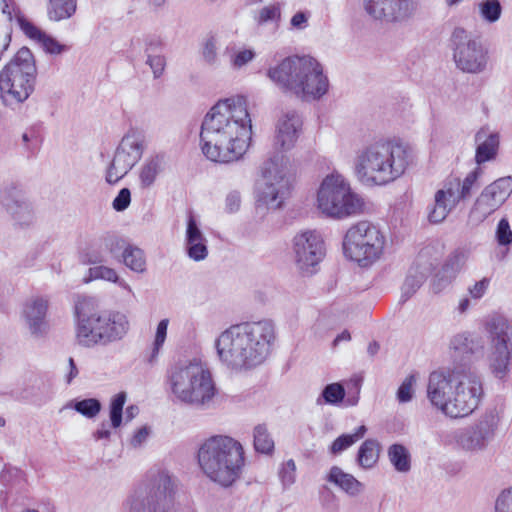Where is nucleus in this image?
<instances>
[{"mask_svg":"<svg viewBox=\"0 0 512 512\" xmlns=\"http://www.w3.org/2000/svg\"><path fill=\"white\" fill-rule=\"evenodd\" d=\"M251 139L252 121L242 96L218 101L201 125V150L212 162L228 164L240 160Z\"/></svg>","mask_w":512,"mask_h":512,"instance_id":"1","label":"nucleus"},{"mask_svg":"<svg viewBox=\"0 0 512 512\" xmlns=\"http://www.w3.org/2000/svg\"><path fill=\"white\" fill-rule=\"evenodd\" d=\"M275 337L271 320L243 322L224 330L215 346L221 363L231 371L241 372L266 360Z\"/></svg>","mask_w":512,"mask_h":512,"instance_id":"2","label":"nucleus"},{"mask_svg":"<svg viewBox=\"0 0 512 512\" xmlns=\"http://www.w3.org/2000/svg\"><path fill=\"white\" fill-rule=\"evenodd\" d=\"M426 392L431 405L451 418L470 415L484 395L481 378L463 367L430 373Z\"/></svg>","mask_w":512,"mask_h":512,"instance_id":"3","label":"nucleus"},{"mask_svg":"<svg viewBox=\"0 0 512 512\" xmlns=\"http://www.w3.org/2000/svg\"><path fill=\"white\" fill-rule=\"evenodd\" d=\"M412 163L409 146L396 139H379L363 147L355 173L362 183L383 186L399 179Z\"/></svg>","mask_w":512,"mask_h":512,"instance_id":"4","label":"nucleus"},{"mask_svg":"<svg viewBox=\"0 0 512 512\" xmlns=\"http://www.w3.org/2000/svg\"><path fill=\"white\" fill-rule=\"evenodd\" d=\"M268 77L281 89L302 101L322 99L330 88L323 66L311 56H292L268 70Z\"/></svg>","mask_w":512,"mask_h":512,"instance_id":"5","label":"nucleus"},{"mask_svg":"<svg viewBox=\"0 0 512 512\" xmlns=\"http://www.w3.org/2000/svg\"><path fill=\"white\" fill-rule=\"evenodd\" d=\"M92 297L80 296L75 302L76 340L86 348L107 346L122 340L129 331V320L120 311H94Z\"/></svg>","mask_w":512,"mask_h":512,"instance_id":"6","label":"nucleus"},{"mask_svg":"<svg viewBox=\"0 0 512 512\" xmlns=\"http://www.w3.org/2000/svg\"><path fill=\"white\" fill-rule=\"evenodd\" d=\"M242 444L226 435H214L199 446L197 460L203 474L215 484L228 488L240 479L245 456Z\"/></svg>","mask_w":512,"mask_h":512,"instance_id":"7","label":"nucleus"},{"mask_svg":"<svg viewBox=\"0 0 512 512\" xmlns=\"http://www.w3.org/2000/svg\"><path fill=\"white\" fill-rule=\"evenodd\" d=\"M167 385L175 401L198 410L212 408L218 394L210 371L197 362L171 367Z\"/></svg>","mask_w":512,"mask_h":512,"instance_id":"8","label":"nucleus"},{"mask_svg":"<svg viewBox=\"0 0 512 512\" xmlns=\"http://www.w3.org/2000/svg\"><path fill=\"white\" fill-rule=\"evenodd\" d=\"M36 61L27 47L20 48L0 71V95L5 102L23 103L34 91Z\"/></svg>","mask_w":512,"mask_h":512,"instance_id":"9","label":"nucleus"},{"mask_svg":"<svg viewBox=\"0 0 512 512\" xmlns=\"http://www.w3.org/2000/svg\"><path fill=\"white\" fill-rule=\"evenodd\" d=\"M294 174L289 159L276 154L266 160L261 168V179L256 189L258 206L267 209H279L290 195Z\"/></svg>","mask_w":512,"mask_h":512,"instance_id":"10","label":"nucleus"},{"mask_svg":"<svg viewBox=\"0 0 512 512\" xmlns=\"http://www.w3.org/2000/svg\"><path fill=\"white\" fill-rule=\"evenodd\" d=\"M386 237L380 227L367 220L352 224L343 238V253L346 258L361 267H369L384 253Z\"/></svg>","mask_w":512,"mask_h":512,"instance_id":"11","label":"nucleus"},{"mask_svg":"<svg viewBox=\"0 0 512 512\" xmlns=\"http://www.w3.org/2000/svg\"><path fill=\"white\" fill-rule=\"evenodd\" d=\"M363 201L340 174L327 175L317 192V208L325 216L344 219L363 210Z\"/></svg>","mask_w":512,"mask_h":512,"instance_id":"12","label":"nucleus"},{"mask_svg":"<svg viewBox=\"0 0 512 512\" xmlns=\"http://www.w3.org/2000/svg\"><path fill=\"white\" fill-rule=\"evenodd\" d=\"M175 480L166 471L152 474L123 504L124 512H170L175 495Z\"/></svg>","mask_w":512,"mask_h":512,"instance_id":"13","label":"nucleus"},{"mask_svg":"<svg viewBox=\"0 0 512 512\" xmlns=\"http://www.w3.org/2000/svg\"><path fill=\"white\" fill-rule=\"evenodd\" d=\"M487 334L486 360L491 374L500 380L510 373L512 361V323L501 314L489 315L483 322Z\"/></svg>","mask_w":512,"mask_h":512,"instance_id":"14","label":"nucleus"},{"mask_svg":"<svg viewBox=\"0 0 512 512\" xmlns=\"http://www.w3.org/2000/svg\"><path fill=\"white\" fill-rule=\"evenodd\" d=\"M479 175L480 170L475 169L463 181L459 178L447 180L434 194L433 203L428 207V221L433 224L443 222L461 200L470 197Z\"/></svg>","mask_w":512,"mask_h":512,"instance_id":"15","label":"nucleus"},{"mask_svg":"<svg viewBox=\"0 0 512 512\" xmlns=\"http://www.w3.org/2000/svg\"><path fill=\"white\" fill-rule=\"evenodd\" d=\"M453 59L456 67L463 73L480 74L486 70L488 51L481 41L472 37L462 28L452 33Z\"/></svg>","mask_w":512,"mask_h":512,"instance_id":"16","label":"nucleus"},{"mask_svg":"<svg viewBox=\"0 0 512 512\" xmlns=\"http://www.w3.org/2000/svg\"><path fill=\"white\" fill-rule=\"evenodd\" d=\"M143 150V136L136 131L128 132L121 139L106 171V182L115 184L122 179L141 159Z\"/></svg>","mask_w":512,"mask_h":512,"instance_id":"17","label":"nucleus"},{"mask_svg":"<svg viewBox=\"0 0 512 512\" xmlns=\"http://www.w3.org/2000/svg\"><path fill=\"white\" fill-rule=\"evenodd\" d=\"M365 13L374 21L401 25L412 20L418 10V0H362Z\"/></svg>","mask_w":512,"mask_h":512,"instance_id":"18","label":"nucleus"},{"mask_svg":"<svg viewBox=\"0 0 512 512\" xmlns=\"http://www.w3.org/2000/svg\"><path fill=\"white\" fill-rule=\"evenodd\" d=\"M292 251L297 268L311 275L325 257V242L320 232L304 230L294 236Z\"/></svg>","mask_w":512,"mask_h":512,"instance_id":"19","label":"nucleus"},{"mask_svg":"<svg viewBox=\"0 0 512 512\" xmlns=\"http://www.w3.org/2000/svg\"><path fill=\"white\" fill-rule=\"evenodd\" d=\"M511 193L512 177L510 176L499 178L486 186L470 211V221L476 224L483 222L502 206Z\"/></svg>","mask_w":512,"mask_h":512,"instance_id":"20","label":"nucleus"},{"mask_svg":"<svg viewBox=\"0 0 512 512\" xmlns=\"http://www.w3.org/2000/svg\"><path fill=\"white\" fill-rule=\"evenodd\" d=\"M499 423L493 411L485 413L460 439V444L467 451H483L494 438Z\"/></svg>","mask_w":512,"mask_h":512,"instance_id":"21","label":"nucleus"},{"mask_svg":"<svg viewBox=\"0 0 512 512\" xmlns=\"http://www.w3.org/2000/svg\"><path fill=\"white\" fill-rule=\"evenodd\" d=\"M49 308V298L42 295H34L23 304L21 317L31 336L43 337L49 330L46 319Z\"/></svg>","mask_w":512,"mask_h":512,"instance_id":"22","label":"nucleus"},{"mask_svg":"<svg viewBox=\"0 0 512 512\" xmlns=\"http://www.w3.org/2000/svg\"><path fill=\"white\" fill-rule=\"evenodd\" d=\"M302 119L295 111H289L279 117L273 140L276 151L284 153L293 149L302 131Z\"/></svg>","mask_w":512,"mask_h":512,"instance_id":"23","label":"nucleus"},{"mask_svg":"<svg viewBox=\"0 0 512 512\" xmlns=\"http://www.w3.org/2000/svg\"><path fill=\"white\" fill-rule=\"evenodd\" d=\"M448 351L455 359L484 356L485 339L475 331H459L449 338Z\"/></svg>","mask_w":512,"mask_h":512,"instance_id":"24","label":"nucleus"},{"mask_svg":"<svg viewBox=\"0 0 512 512\" xmlns=\"http://www.w3.org/2000/svg\"><path fill=\"white\" fill-rule=\"evenodd\" d=\"M2 204L16 225L26 227L34 222V209L21 191L15 188L6 191Z\"/></svg>","mask_w":512,"mask_h":512,"instance_id":"25","label":"nucleus"},{"mask_svg":"<svg viewBox=\"0 0 512 512\" xmlns=\"http://www.w3.org/2000/svg\"><path fill=\"white\" fill-rule=\"evenodd\" d=\"M18 25L22 32L32 41L41 45L43 50L51 55H60L68 50V47L61 44L52 36L46 34L39 27L34 25L24 16L18 17Z\"/></svg>","mask_w":512,"mask_h":512,"instance_id":"26","label":"nucleus"},{"mask_svg":"<svg viewBox=\"0 0 512 512\" xmlns=\"http://www.w3.org/2000/svg\"><path fill=\"white\" fill-rule=\"evenodd\" d=\"M477 164L493 160L498 152L500 136L499 133L488 126L480 128L475 134Z\"/></svg>","mask_w":512,"mask_h":512,"instance_id":"27","label":"nucleus"},{"mask_svg":"<svg viewBox=\"0 0 512 512\" xmlns=\"http://www.w3.org/2000/svg\"><path fill=\"white\" fill-rule=\"evenodd\" d=\"M185 248L188 257L196 262L202 261L208 256L207 239L192 215L187 220Z\"/></svg>","mask_w":512,"mask_h":512,"instance_id":"28","label":"nucleus"},{"mask_svg":"<svg viewBox=\"0 0 512 512\" xmlns=\"http://www.w3.org/2000/svg\"><path fill=\"white\" fill-rule=\"evenodd\" d=\"M146 64L150 67L154 78H160L166 67V57L163 54V42L160 38L150 37L145 42Z\"/></svg>","mask_w":512,"mask_h":512,"instance_id":"29","label":"nucleus"},{"mask_svg":"<svg viewBox=\"0 0 512 512\" xmlns=\"http://www.w3.org/2000/svg\"><path fill=\"white\" fill-rule=\"evenodd\" d=\"M328 481L337 485L351 496H357L363 491V484L361 482L337 466H333L330 469Z\"/></svg>","mask_w":512,"mask_h":512,"instance_id":"30","label":"nucleus"},{"mask_svg":"<svg viewBox=\"0 0 512 512\" xmlns=\"http://www.w3.org/2000/svg\"><path fill=\"white\" fill-rule=\"evenodd\" d=\"M387 456L397 472L408 473L411 470V454L404 445L392 444L387 449Z\"/></svg>","mask_w":512,"mask_h":512,"instance_id":"31","label":"nucleus"},{"mask_svg":"<svg viewBox=\"0 0 512 512\" xmlns=\"http://www.w3.org/2000/svg\"><path fill=\"white\" fill-rule=\"evenodd\" d=\"M380 453V444L375 439L365 440L359 447L357 462L364 469H370L375 466Z\"/></svg>","mask_w":512,"mask_h":512,"instance_id":"32","label":"nucleus"},{"mask_svg":"<svg viewBox=\"0 0 512 512\" xmlns=\"http://www.w3.org/2000/svg\"><path fill=\"white\" fill-rule=\"evenodd\" d=\"M76 11V0H49L47 13L54 21L70 18Z\"/></svg>","mask_w":512,"mask_h":512,"instance_id":"33","label":"nucleus"},{"mask_svg":"<svg viewBox=\"0 0 512 512\" xmlns=\"http://www.w3.org/2000/svg\"><path fill=\"white\" fill-rule=\"evenodd\" d=\"M367 432V428L365 425H361L353 433L350 434H342L337 437L330 446V452L332 454H339L344 450L351 447L353 444L362 439Z\"/></svg>","mask_w":512,"mask_h":512,"instance_id":"34","label":"nucleus"},{"mask_svg":"<svg viewBox=\"0 0 512 512\" xmlns=\"http://www.w3.org/2000/svg\"><path fill=\"white\" fill-rule=\"evenodd\" d=\"M254 448L262 454H271L274 451V440L266 425L259 424L253 430Z\"/></svg>","mask_w":512,"mask_h":512,"instance_id":"35","label":"nucleus"},{"mask_svg":"<svg viewBox=\"0 0 512 512\" xmlns=\"http://www.w3.org/2000/svg\"><path fill=\"white\" fill-rule=\"evenodd\" d=\"M124 264L134 272L142 273L146 269L144 252L137 247L126 246L122 253Z\"/></svg>","mask_w":512,"mask_h":512,"instance_id":"36","label":"nucleus"},{"mask_svg":"<svg viewBox=\"0 0 512 512\" xmlns=\"http://www.w3.org/2000/svg\"><path fill=\"white\" fill-rule=\"evenodd\" d=\"M67 407L74 409L86 418L92 419L99 414L102 406L98 399L87 398L79 401H71L67 404Z\"/></svg>","mask_w":512,"mask_h":512,"instance_id":"37","label":"nucleus"},{"mask_svg":"<svg viewBox=\"0 0 512 512\" xmlns=\"http://www.w3.org/2000/svg\"><path fill=\"white\" fill-rule=\"evenodd\" d=\"M126 399V392H120L111 398L109 405V417L113 428H118L122 424L123 408L126 403Z\"/></svg>","mask_w":512,"mask_h":512,"instance_id":"38","label":"nucleus"},{"mask_svg":"<svg viewBox=\"0 0 512 512\" xmlns=\"http://www.w3.org/2000/svg\"><path fill=\"white\" fill-rule=\"evenodd\" d=\"M470 255L467 249H457L447 259L443 270L445 273H451V277L455 275L464 267Z\"/></svg>","mask_w":512,"mask_h":512,"instance_id":"39","label":"nucleus"},{"mask_svg":"<svg viewBox=\"0 0 512 512\" xmlns=\"http://www.w3.org/2000/svg\"><path fill=\"white\" fill-rule=\"evenodd\" d=\"M480 17L488 22L494 23L501 17L502 6L499 0H484L478 4Z\"/></svg>","mask_w":512,"mask_h":512,"instance_id":"40","label":"nucleus"},{"mask_svg":"<svg viewBox=\"0 0 512 512\" xmlns=\"http://www.w3.org/2000/svg\"><path fill=\"white\" fill-rule=\"evenodd\" d=\"M168 325H169V319H167V318L162 319L157 325L155 337H154V341H153V345H152V350L148 357V362L151 364L156 361V359L158 358L159 352L165 343V340L167 337Z\"/></svg>","mask_w":512,"mask_h":512,"instance_id":"41","label":"nucleus"},{"mask_svg":"<svg viewBox=\"0 0 512 512\" xmlns=\"http://www.w3.org/2000/svg\"><path fill=\"white\" fill-rule=\"evenodd\" d=\"M161 171V160L159 158H153L141 168L140 171V182L142 187H150L156 180L157 175Z\"/></svg>","mask_w":512,"mask_h":512,"instance_id":"42","label":"nucleus"},{"mask_svg":"<svg viewBox=\"0 0 512 512\" xmlns=\"http://www.w3.org/2000/svg\"><path fill=\"white\" fill-rule=\"evenodd\" d=\"M345 397V389L340 383L328 384L322 391L321 396L317 399V404H321V400L330 405H337L343 401Z\"/></svg>","mask_w":512,"mask_h":512,"instance_id":"43","label":"nucleus"},{"mask_svg":"<svg viewBox=\"0 0 512 512\" xmlns=\"http://www.w3.org/2000/svg\"><path fill=\"white\" fill-rule=\"evenodd\" d=\"M425 279V273L417 269H411L402 286L403 296L406 298L411 297L424 283Z\"/></svg>","mask_w":512,"mask_h":512,"instance_id":"44","label":"nucleus"},{"mask_svg":"<svg viewBox=\"0 0 512 512\" xmlns=\"http://www.w3.org/2000/svg\"><path fill=\"white\" fill-rule=\"evenodd\" d=\"M417 382L415 374H410L402 381L396 392V399L400 404L408 403L412 401L415 390L414 386Z\"/></svg>","mask_w":512,"mask_h":512,"instance_id":"45","label":"nucleus"},{"mask_svg":"<svg viewBox=\"0 0 512 512\" xmlns=\"http://www.w3.org/2000/svg\"><path fill=\"white\" fill-rule=\"evenodd\" d=\"M106 280L110 282H117L118 281V275L116 271L110 267L103 266V265H96L94 267L89 268L88 270V277L85 279L86 282L92 281V280Z\"/></svg>","mask_w":512,"mask_h":512,"instance_id":"46","label":"nucleus"},{"mask_svg":"<svg viewBox=\"0 0 512 512\" xmlns=\"http://www.w3.org/2000/svg\"><path fill=\"white\" fill-rule=\"evenodd\" d=\"M281 18V8L279 4H271L261 8L256 17L258 24L263 25L268 22L278 23Z\"/></svg>","mask_w":512,"mask_h":512,"instance_id":"47","label":"nucleus"},{"mask_svg":"<svg viewBox=\"0 0 512 512\" xmlns=\"http://www.w3.org/2000/svg\"><path fill=\"white\" fill-rule=\"evenodd\" d=\"M202 57L209 65H215L218 62V42L214 36L205 39L202 46Z\"/></svg>","mask_w":512,"mask_h":512,"instance_id":"48","label":"nucleus"},{"mask_svg":"<svg viewBox=\"0 0 512 512\" xmlns=\"http://www.w3.org/2000/svg\"><path fill=\"white\" fill-rule=\"evenodd\" d=\"M279 478L284 488L294 484L296 480V464L293 459L283 463L279 469Z\"/></svg>","mask_w":512,"mask_h":512,"instance_id":"49","label":"nucleus"},{"mask_svg":"<svg viewBox=\"0 0 512 512\" xmlns=\"http://www.w3.org/2000/svg\"><path fill=\"white\" fill-rule=\"evenodd\" d=\"M99 248H103L104 251L116 256L121 250L125 249V241L118 236L107 235L101 240Z\"/></svg>","mask_w":512,"mask_h":512,"instance_id":"50","label":"nucleus"},{"mask_svg":"<svg viewBox=\"0 0 512 512\" xmlns=\"http://www.w3.org/2000/svg\"><path fill=\"white\" fill-rule=\"evenodd\" d=\"M496 239L499 245H509L512 243V230L507 219L499 221L496 229Z\"/></svg>","mask_w":512,"mask_h":512,"instance_id":"51","label":"nucleus"},{"mask_svg":"<svg viewBox=\"0 0 512 512\" xmlns=\"http://www.w3.org/2000/svg\"><path fill=\"white\" fill-rule=\"evenodd\" d=\"M495 512H512V487L498 495L495 501Z\"/></svg>","mask_w":512,"mask_h":512,"instance_id":"52","label":"nucleus"},{"mask_svg":"<svg viewBox=\"0 0 512 512\" xmlns=\"http://www.w3.org/2000/svg\"><path fill=\"white\" fill-rule=\"evenodd\" d=\"M254 58H255L254 50H252V49L239 50L231 57V65L236 69H240L243 66L247 65L249 62H251Z\"/></svg>","mask_w":512,"mask_h":512,"instance_id":"53","label":"nucleus"},{"mask_svg":"<svg viewBox=\"0 0 512 512\" xmlns=\"http://www.w3.org/2000/svg\"><path fill=\"white\" fill-rule=\"evenodd\" d=\"M101 248L92 246L91 248L87 249L82 254V262L85 264H99L106 261V255L104 252L100 251Z\"/></svg>","mask_w":512,"mask_h":512,"instance_id":"54","label":"nucleus"},{"mask_svg":"<svg viewBox=\"0 0 512 512\" xmlns=\"http://www.w3.org/2000/svg\"><path fill=\"white\" fill-rule=\"evenodd\" d=\"M131 202V192L128 188H122L112 202L114 210L121 212L126 210Z\"/></svg>","mask_w":512,"mask_h":512,"instance_id":"55","label":"nucleus"},{"mask_svg":"<svg viewBox=\"0 0 512 512\" xmlns=\"http://www.w3.org/2000/svg\"><path fill=\"white\" fill-rule=\"evenodd\" d=\"M489 285L490 279L483 278L468 288L469 295L475 300L481 299L487 292Z\"/></svg>","mask_w":512,"mask_h":512,"instance_id":"56","label":"nucleus"},{"mask_svg":"<svg viewBox=\"0 0 512 512\" xmlns=\"http://www.w3.org/2000/svg\"><path fill=\"white\" fill-rule=\"evenodd\" d=\"M241 206V194L240 192L233 190L229 192L225 198V210L228 213H235L240 209Z\"/></svg>","mask_w":512,"mask_h":512,"instance_id":"57","label":"nucleus"},{"mask_svg":"<svg viewBox=\"0 0 512 512\" xmlns=\"http://www.w3.org/2000/svg\"><path fill=\"white\" fill-rule=\"evenodd\" d=\"M0 8L2 11V14H4L7 17V20L11 22L14 17L16 21L18 22V17L22 16L20 14L19 8L14 2H8L7 0H0Z\"/></svg>","mask_w":512,"mask_h":512,"instance_id":"58","label":"nucleus"},{"mask_svg":"<svg viewBox=\"0 0 512 512\" xmlns=\"http://www.w3.org/2000/svg\"><path fill=\"white\" fill-rule=\"evenodd\" d=\"M309 14L306 12H297L290 20L292 28L297 30H303L307 27Z\"/></svg>","mask_w":512,"mask_h":512,"instance_id":"59","label":"nucleus"},{"mask_svg":"<svg viewBox=\"0 0 512 512\" xmlns=\"http://www.w3.org/2000/svg\"><path fill=\"white\" fill-rule=\"evenodd\" d=\"M149 428L144 426L138 429L131 439V445L133 447L141 446L149 436Z\"/></svg>","mask_w":512,"mask_h":512,"instance_id":"60","label":"nucleus"},{"mask_svg":"<svg viewBox=\"0 0 512 512\" xmlns=\"http://www.w3.org/2000/svg\"><path fill=\"white\" fill-rule=\"evenodd\" d=\"M11 42V34L9 32H0V61L4 53L7 51Z\"/></svg>","mask_w":512,"mask_h":512,"instance_id":"61","label":"nucleus"},{"mask_svg":"<svg viewBox=\"0 0 512 512\" xmlns=\"http://www.w3.org/2000/svg\"><path fill=\"white\" fill-rule=\"evenodd\" d=\"M78 375L77 366L72 357L68 359V373L65 376L66 382L69 384Z\"/></svg>","mask_w":512,"mask_h":512,"instance_id":"62","label":"nucleus"},{"mask_svg":"<svg viewBox=\"0 0 512 512\" xmlns=\"http://www.w3.org/2000/svg\"><path fill=\"white\" fill-rule=\"evenodd\" d=\"M111 435L110 430L107 428L106 424H101L100 428H98L94 434L93 437L96 440H102V439H108Z\"/></svg>","mask_w":512,"mask_h":512,"instance_id":"63","label":"nucleus"},{"mask_svg":"<svg viewBox=\"0 0 512 512\" xmlns=\"http://www.w3.org/2000/svg\"><path fill=\"white\" fill-rule=\"evenodd\" d=\"M138 413H139L138 406H136V405L128 406L124 413L125 421L129 422V421L133 420L138 415Z\"/></svg>","mask_w":512,"mask_h":512,"instance_id":"64","label":"nucleus"}]
</instances>
